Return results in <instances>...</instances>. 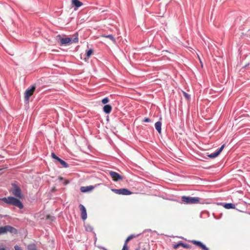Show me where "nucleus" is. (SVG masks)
Here are the masks:
<instances>
[{
    "mask_svg": "<svg viewBox=\"0 0 250 250\" xmlns=\"http://www.w3.org/2000/svg\"><path fill=\"white\" fill-rule=\"evenodd\" d=\"M183 94H186L187 93L186 92H184Z\"/></svg>",
    "mask_w": 250,
    "mask_h": 250,
    "instance_id": "38",
    "label": "nucleus"
},
{
    "mask_svg": "<svg viewBox=\"0 0 250 250\" xmlns=\"http://www.w3.org/2000/svg\"><path fill=\"white\" fill-rule=\"evenodd\" d=\"M137 236H138V235H134V234H131V235H129V236H128V238H129V239H130V240H131V239H132L133 238H135V237H137Z\"/></svg>",
    "mask_w": 250,
    "mask_h": 250,
    "instance_id": "25",
    "label": "nucleus"
},
{
    "mask_svg": "<svg viewBox=\"0 0 250 250\" xmlns=\"http://www.w3.org/2000/svg\"><path fill=\"white\" fill-rule=\"evenodd\" d=\"M55 190V188H52V191H54Z\"/></svg>",
    "mask_w": 250,
    "mask_h": 250,
    "instance_id": "37",
    "label": "nucleus"
},
{
    "mask_svg": "<svg viewBox=\"0 0 250 250\" xmlns=\"http://www.w3.org/2000/svg\"><path fill=\"white\" fill-rule=\"evenodd\" d=\"M72 4L76 8H78L83 5V3L79 0H71Z\"/></svg>",
    "mask_w": 250,
    "mask_h": 250,
    "instance_id": "14",
    "label": "nucleus"
},
{
    "mask_svg": "<svg viewBox=\"0 0 250 250\" xmlns=\"http://www.w3.org/2000/svg\"><path fill=\"white\" fill-rule=\"evenodd\" d=\"M51 156L53 159L56 160L58 162H59L63 167L66 168L68 167V164L65 161L56 156L54 153L53 152L51 153Z\"/></svg>",
    "mask_w": 250,
    "mask_h": 250,
    "instance_id": "8",
    "label": "nucleus"
},
{
    "mask_svg": "<svg viewBox=\"0 0 250 250\" xmlns=\"http://www.w3.org/2000/svg\"><path fill=\"white\" fill-rule=\"evenodd\" d=\"M143 121L144 122H150V120L149 118H145L144 119Z\"/></svg>",
    "mask_w": 250,
    "mask_h": 250,
    "instance_id": "27",
    "label": "nucleus"
},
{
    "mask_svg": "<svg viewBox=\"0 0 250 250\" xmlns=\"http://www.w3.org/2000/svg\"><path fill=\"white\" fill-rule=\"evenodd\" d=\"M103 36L105 38H108L113 42H115V39L112 35H105V36Z\"/></svg>",
    "mask_w": 250,
    "mask_h": 250,
    "instance_id": "19",
    "label": "nucleus"
},
{
    "mask_svg": "<svg viewBox=\"0 0 250 250\" xmlns=\"http://www.w3.org/2000/svg\"><path fill=\"white\" fill-rule=\"evenodd\" d=\"M128 250V248L127 246L126 245V244H124L122 250Z\"/></svg>",
    "mask_w": 250,
    "mask_h": 250,
    "instance_id": "26",
    "label": "nucleus"
},
{
    "mask_svg": "<svg viewBox=\"0 0 250 250\" xmlns=\"http://www.w3.org/2000/svg\"><path fill=\"white\" fill-rule=\"evenodd\" d=\"M53 218V217L50 216V215H47L46 217V219H50V218Z\"/></svg>",
    "mask_w": 250,
    "mask_h": 250,
    "instance_id": "32",
    "label": "nucleus"
},
{
    "mask_svg": "<svg viewBox=\"0 0 250 250\" xmlns=\"http://www.w3.org/2000/svg\"><path fill=\"white\" fill-rule=\"evenodd\" d=\"M184 96L187 100H189L190 99V95H184Z\"/></svg>",
    "mask_w": 250,
    "mask_h": 250,
    "instance_id": "29",
    "label": "nucleus"
},
{
    "mask_svg": "<svg viewBox=\"0 0 250 250\" xmlns=\"http://www.w3.org/2000/svg\"><path fill=\"white\" fill-rule=\"evenodd\" d=\"M32 95H25L24 96V101L26 103H28L29 99Z\"/></svg>",
    "mask_w": 250,
    "mask_h": 250,
    "instance_id": "22",
    "label": "nucleus"
},
{
    "mask_svg": "<svg viewBox=\"0 0 250 250\" xmlns=\"http://www.w3.org/2000/svg\"><path fill=\"white\" fill-rule=\"evenodd\" d=\"M79 207L81 212V218L83 221H84L87 218V213L86 208L82 204H80Z\"/></svg>",
    "mask_w": 250,
    "mask_h": 250,
    "instance_id": "9",
    "label": "nucleus"
},
{
    "mask_svg": "<svg viewBox=\"0 0 250 250\" xmlns=\"http://www.w3.org/2000/svg\"><path fill=\"white\" fill-rule=\"evenodd\" d=\"M109 102V99L108 97H105L102 100V103L104 104H105Z\"/></svg>",
    "mask_w": 250,
    "mask_h": 250,
    "instance_id": "21",
    "label": "nucleus"
},
{
    "mask_svg": "<svg viewBox=\"0 0 250 250\" xmlns=\"http://www.w3.org/2000/svg\"><path fill=\"white\" fill-rule=\"evenodd\" d=\"M181 199L183 202L187 204H197L200 203V198L199 197L184 196L182 197Z\"/></svg>",
    "mask_w": 250,
    "mask_h": 250,
    "instance_id": "3",
    "label": "nucleus"
},
{
    "mask_svg": "<svg viewBox=\"0 0 250 250\" xmlns=\"http://www.w3.org/2000/svg\"><path fill=\"white\" fill-rule=\"evenodd\" d=\"M161 126L162 123L161 122L159 121L155 124V128L160 134L161 133Z\"/></svg>",
    "mask_w": 250,
    "mask_h": 250,
    "instance_id": "15",
    "label": "nucleus"
},
{
    "mask_svg": "<svg viewBox=\"0 0 250 250\" xmlns=\"http://www.w3.org/2000/svg\"><path fill=\"white\" fill-rule=\"evenodd\" d=\"M190 242L192 244L199 247L200 248H201L203 250H209L208 248L205 245H204L202 242H201L200 241H198L196 240H192Z\"/></svg>",
    "mask_w": 250,
    "mask_h": 250,
    "instance_id": "10",
    "label": "nucleus"
},
{
    "mask_svg": "<svg viewBox=\"0 0 250 250\" xmlns=\"http://www.w3.org/2000/svg\"><path fill=\"white\" fill-rule=\"evenodd\" d=\"M29 250H37L34 246H30L29 247Z\"/></svg>",
    "mask_w": 250,
    "mask_h": 250,
    "instance_id": "30",
    "label": "nucleus"
},
{
    "mask_svg": "<svg viewBox=\"0 0 250 250\" xmlns=\"http://www.w3.org/2000/svg\"><path fill=\"white\" fill-rule=\"evenodd\" d=\"M35 85H33L27 89L24 94H33L35 90Z\"/></svg>",
    "mask_w": 250,
    "mask_h": 250,
    "instance_id": "13",
    "label": "nucleus"
},
{
    "mask_svg": "<svg viewBox=\"0 0 250 250\" xmlns=\"http://www.w3.org/2000/svg\"><path fill=\"white\" fill-rule=\"evenodd\" d=\"M179 245H180V246L182 247L183 248H184L185 249H190L191 248L190 245L187 244L183 243L182 242H179Z\"/></svg>",
    "mask_w": 250,
    "mask_h": 250,
    "instance_id": "17",
    "label": "nucleus"
},
{
    "mask_svg": "<svg viewBox=\"0 0 250 250\" xmlns=\"http://www.w3.org/2000/svg\"><path fill=\"white\" fill-rule=\"evenodd\" d=\"M67 183H68V182H67V181H65V184L66 185V184H67Z\"/></svg>",
    "mask_w": 250,
    "mask_h": 250,
    "instance_id": "36",
    "label": "nucleus"
},
{
    "mask_svg": "<svg viewBox=\"0 0 250 250\" xmlns=\"http://www.w3.org/2000/svg\"><path fill=\"white\" fill-rule=\"evenodd\" d=\"M111 190L117 194L127 195L132 194V192L126 188L112 189Z\"/></svg>",
    "mask_w": 250,
    "mask_h": 250,
    "instance_id": "6",
    "label": "nucleus"
},
{
    "mask_svg": "<svg viewBox=\"0 0 250 250\" xmlns=\"http://www.w3.org/2000/svg\"><path fill=\"white\" fill-rule=\"evenodd\" d=\"M2 201L7 204L16 206L20 209L23 208L22 203L19 199L13 197L4 198L2 199Z\"/></svg>",
    "mask_w": 250,
    "mask_h": 250,
    "instance_id": "2",
    "label": "nucleus"
},
{
    "mask_svg": "<svg viewBox=\"0 0 250 250\" xmlns=\"http://www.w3.org/2000/svg\"><path fill=\"white\" fill-rule=\"evenodd\" d=\"M11 192L13 195L19 198H22L23 195L21 194V191L20 188L16 184H13Z\"/></svg>",
    "mask_w": 250,
    "mask_h": 250,
    "instance_id": "5",
    "label": "nucleus"
},
{
    "mask_svg": "<svg viewBox=\"0 0 250 250\" xmlns=\"http://www.w3.org/2000/svg\"><path fill=\"white\" fill-rule=\"evenodd\" d=\"M4 168H5V167H0V170H2V169H4Z\"/></svg>",
    "mask_w": 250,
    "mask_h": 250,
    "instance_id": "33",
    "label": "nucleus"
},
{
    "mask_svg": "<svg viewBox=\"0 0 250 250\" xmlns=\"http://www.w3.org/2000/svg\"><path fill=\"white\" fill-rule=\"evenodd\" d=\"M223 206L227 209L234 208H235V205L232 203H226Z\"/></svg>",
    "mask_w": 250,
    "mask_h": 250,
    "instance_id": "16",
    "label": "nucleus"
},
{
    "mask_svg": "<svg viewBox=\"0 0 250 250\" xmlns=\"http://www.w3.org/2000/svg\"><path fill=\"white\" fill-rule=\"evenodd\" d=\"M0 250H5V249L4 248H1Z\"/></svg>",
    "mask_w": 250,
    "mask_h": 250,
    "instance_id": "35",
    "label": "nucleus"
},
{
    "mask_svg": "<svg viewBox=\"0 0 250 250\" xmlns=\"http://www.w3.org/2000/svg\"><path fill=\"white\" fill-rule=\"evenodd\" d=\"M94 188V187L93 186H89L87 187H81V191L82 192H86L92 190Z\"/></svg>",
    "mask_w": 250,
    "mask_h": 250,
    "instance_id": "11",
    "label": "nucleus"
},
{
    "mask_svg": "<svg viewBox=\"0 0 250 250\" xmlns=\"http://www.w3.org/2000/svg\"><path fill=\"white\" fill-rule=\"evenodd\" d=\"M180 246V245H179V243H178L177 244L173 245V248L174 250H177Z\"/></svg>",
    "mask_w": 250,
    "mask_h": 250,
    "instance_id": "24",
    "label": "nucleus"
},
{
    "mask_svg": "<svg viewBox=\"0 0 250 250\" xmlns=\"http://www.w3.org/2000/svg\"><path fill=\"white\" fill-rule=\"evenodd\" d=\"M224 146H225V145H223L219 149V150L218 151H217V152L219 154H220V153H221V152L223 150V149H224Z\"/></svg>",
    "mask_w": 250,
    "mask_h": 250,
    "instance_id": "23",
    "label": "nucleus"
},
{
    "mask_svg": "<svg viewBox=\"0 0 250 250\" xmlns=\"http://www.w3.org/2000/svg\"><path fill=\"white\" fill-rule=\"evenodd\" d=\"M219 155V154H218V153L216 151L215 153H211V154L208 155V156L210 158H215L216 157H217V156H218Z\"/></svg>",
    "mask_w": 250,
    "mask_h": 250,
    "instance_id": "18",
    "label": "nucleus"
},
{
    "mask_svg": "<svg viewBox=\"0 0 250 250\" xmlns=\"http://www.w3.org/2000/svg\"><path fill=\"white\" fill-rule=\"evenodd\" d=\"M15 250H22L21 247H20L18 246H15Z\"/></svg>",
    "mask_w": 250,
    "mask_h": 250,
    "instance_id": "28",
    "label": "nucleus"
},
{
    "mask_svg": "<svg viewBox=\"0 0 250 250\" xmlns=\"http://www.w3.org/2000/svg\"><path fill=\"white\" fill-rule=\"evenodd\" d=\"M131 240L130 239H129L128 237L127 238V239H126L125 241V244H126V245H127V243L130 241Z\"/></svg>",
    "mask_w": 250,
    "mask_h": 250,
    "instance_id": "31",
    "label": "nucleus"
},
{
    "mask_svg": "<svg viewBox=\"0 0 250 250\" xmlns=\"http://www.w3.org/2000/svg\"><path fill=\"white\" fill-rule=\"evenodd\" d=\"M93 50L92 49H90L88 50L86 52V57H87L88 59L90 57L91 54L93 53Z\"/></svg>",
    "mask_w": 250,
    "mask_h": 250,
    "instance_id": "20",
    "label": "nucleus"
},
{
    "mask_svg": "<svg viewBox=\"0 0 250 250\" xmlns=\"http://www.w3.org/2000/svg\"><path fill=\"white\" fill-rule=\"evenodd\" d=\"M109 173L112 180L114 181H118L123 179V177L117 172L110 171Z\"/></svg>",
    "mask_w": 250,
    "mask_h": 250,
    "instance_id": "7",
    "label": "nucleus"
},
{
    "mask_svg": "<svg viewBox=\"0 0 250 250\" xmlns=\"http://www.w3.org/2000/svg\"><path fill=\"white\" fill-rule=\"evenodd\" d=\"M73 38L64 37L62 38L61 35H58V37L59 39V42L61 45H68L72 43H77L79 41L78 35L75 34L73 35Z\"/></svg>",
    "mask_w": 250,
    "mask_h": 250,
    "instance_id": "1",
    "label": "nucleus"
},
{
    "mask_svg": "<svg viewBox=\"0 0 250 250\" xmlns=\"http://www.w3.org/2000/svg\"><path fill=\"white\" fill-rule=\"evenodd\" d=\"M59 179H60V180H62L63 179V178H62V177H59Z\"/></svg>",
    "mask_w": 250,
    "mask_h": 250,
    "instance_id": "34",
    "label": "nucleus"
},
{
    "mask_svg": "<svg viewBox=\"0 0 250 250\" xmlns=\"http://www.w3.org/2000/svg\"><path fill=\"white\" fill-rule=\"evenodd\" d=\"M103 110L105 113L109 114L112 110V106L109 104H106L104 106Z\"/></svg>",
    "mask_w": 250,
    "mask_h": 250,
    "instance_id": "12",
    "label": "nucleus"
},
{
    "mask_svg": "<svg viewBox=\"0 0 250 250\" xmlns=\"http://www.w3.org/2000/svg\"><path fill=\"white\" fill-rule=\"evenodd\" d=\"M7 232L11 233L16 234L17 230L13 227L10 226H5L4 227H0V234H2Z\"/></svg>",
    "mask_w": 250,
    "mask_h": 250,
    "instance_id": "4",
    "label": "nucleus"
}]
</instances>
